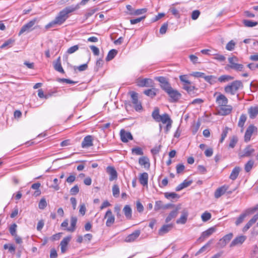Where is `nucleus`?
I'll return each mask as SVG.
<instances>
[{
  "instance_id": "1",
  "label": "nucleus",
  "mask_w": 258,
  "mask_h": 258,
  "mask_svg": "<svg viewBox=\"0 0 258 258\" xmlns=\"http://www.w3.org/2000/svg\"><path fill=\"white\" fill-rule=\"evenodd\" d=\"M79 9V5L75 7H68L61 11L55 17V19L46 26V28H50L54 25H60L64 23L69 18V14Z\"/></svg>"
},
{
  "instance_id": "2",
  "label": "nucleus",
  "mask_w": 258,
  "mask_h": 258,
  "mask_svg": "<svg viewBox=\"0 0 258 258\" xmlns=\"http://www.w3.org/2000/svg\"><path fill=\"white\" fill-rule=\"evenodd\" d=\"M243 87V85L242 82L236 80L225 86L224 91L226 94L234 95L239 90L242 89Z\"/></svg>"
},
{
  "instance_id": "3",
  "label": "nucleus",
  "mask_w": 258,
  "mask_h": 258,
  "mask_svg": "<svg viewBox=\"0 0 258 258\" xmlns=\"http://www.w3.org/2000/svg\"><path fill=\"white\" fill-rule=\"evenodd\" d=\"M214 96L216 97V102L218 105L219 107L228 104V100L224 94L219 92H215Z\"/></svg>"
},
{
  "instance_id": "4",
  "label": "nucleus",
  "mask_w": 258,
  "mask_h": 258,
  "mask_svg": "<svg viewBox=\"0 0 258 258\" xmlns=\"http://www.w3.org/2000/svg\"><path fill=\"white\" fill-rule=\"evenodd\" d=\"M37 19L34 18L23 26L19 33V35L20 36L25 32L28 33L31 31L33 30V27L37 22Z\"/></svg>"
},
{
  "instance_id": "5",
  "label": "nucleus",
  "mask_w": 258,
  "mask_h": 258,
  "mask_svg": "<svg viewBox=\"0 0 258 258\" xmlns=\"http://www.w3.org/2000/svg\"><path fill=\"white\" fill-rule=\"evenodd\" d=\"M257 128L253 124L249 125L247 128L244 135V141L248 142L250 141L251 137L253 134H256Z\"/></svg>"
},
{
  "instance_id": "6",
  "label": "nucleus",
  "mask_w": 258,
  "mask_h": 258,
  "mask_svg": "<svg viewBox=\"0 0 258 258\" xmlns=\"http://www.w3.org/2000/svg\"><path fill=\"white\" fill-rule=\"evenodd\" d=\"M155 80L160 82L161 88L166 92L170 90V89L172 88L167 79L164 77H156Z\"/></svg>"
},
{
  "instance_id": "7",
  "label": "nucleus",
  "mask_w": 258,
  "mask_h": 258,
  "mask_svg": "<svg viewBox=\"0 0 258 258\" xmlns=\"http://www.w3.org/2000/svg\"><path fill=\"white\" fill-rule=\"evenodd\" d=\"M228 61L230 63L229 67L237 71H241L243 68L242 64L236 63L237 58L236 57H232L228 58Z\"/></svg>"
},
{
  "instance_id": "8",
  "label": "nucleus",
  "mask_w": 258,
  "mask_h": 258,
  "mask_svg": "<svg viewBox=\"0 0 258 258\" xmlns=\"http://www.w3.org/2000/svg\"><path fill=\"white\" fill-rule=\"evenodd\" d=\"M104 219H106V225L110 227L115 221V217L111 210H108L104 216Z\"/></svg>"
},
{
  "instance_id": "9",
  "label": "nucleus",
  "mask_w": 258,
  "mask_h": 258,
  "mask_svg": "<svg viewBox=\"0 0 258 258\" xmlns=\"http://www.w3.org/2000/svg\"><path fill=\"white\" fill-rule=\"evenodd\" d=\"M255 150L250 146H247L241 152L239 153L240 158L250 157L254 152Z\"/></svg>"
},
{
  "instance_id": "10",
  "label": "nucleus",
  "mask_w": 258,
  "mask_h": 258,
  "mask_svg": "<svg viewBox=\"0 0 258 258\" xmlns=\"http://www.w3.org/2000/svg\"><path fill=\"white\" fill-rule=\"evenodd\" d=\"M141 234V231L137 230L134 232L127 235L124 239L125 242L130 243L134 242L139 237Z\"/></svg>"
},
{
  "instance_id": "11",
  "label": "nucleus",
  "mask_w": 258,
  "mask_h": 258,
  "mask_svg": "<svg viewBox=\"0 0 258 258\" xmlns=\"http://www.w3.org/2000/svg\"><path fill=\"white\" fill-rule=\"evenodd\" d=\"M246 239V236L245 235H239L236 237L230 244V247L241 245Z\"/></svg>"
},
{
  "instance_id": "12",
  "label": "nucleus",
  "mask_w": 258,
  "mask_h": 258,
  "mask_svg": "<svg viewBox=\"0 0 258 258\" xmlns=\"http://www.w3.org/2000/svg\"><path fill=\"white\" fill-rule=\"evenodd\" d=\"M120 139L122 142L127 143L129 140H132L133 137L130 132H126L122 129L120 131Z\"/></svg>"
},
{
  "instance_id": "13",
  "label": "nucleus",
  "mask_w": 258,
  "mask_h": 258,
  "mask_svg": "<svg viewBox=\"0 0 258 258\" xmlns=\"http://www.w3.org/2000/svg\"><path fill=\"white\" fill-rule=\"evenodd\" d=\"M131 98L132 102L135 105V108L136 110H140L142 107L141 103L138 101V94L133 92L131 93Z\"/></svg>"
},
{
  "instance_id": "14",
  "label": "nucleus",
  "mask_w": 258,
  "mask_h": 258,
  "mask_svg": "<svg viewBox=\"0 0 258 258\" xmlns=\"http://www.w3.org/2000/svg\"><path fill=\"white\" fill-rule=\"evenodd\" d=\"M229 189V186L227 185H224L218 188L214 193L215 198L218 199L222 195H223Z\"/></svg>"
},
{
  "instance_id": "15",
  "label": "nucleus",
  "mask_w": 258,
  "mask_h": 258,
  "mask_svg": "<svg viewBox=\"0 0 258 258\" xmlns=\"http://www.w3.org/2000/svg\"><path fill=\"white\" fill-rule=\"evenodd\" d=\"M71 238L72 237L71 236H68L64 237L61 241L60 246L61 253H63L67 251L68 244L70 242Z\"/></svg>"
},
{
  "instance_id": "16",
  "label": "nucleus",
  "mask_w": 258,
  "mask_h": 258,
  "mask_svg": "<svg viewBox=\"0 0 258 258\" xmlns=\"http://www.w3.org/2000/svg\"><path fill=\"white\" fill-rule=\"evenodd\" d=\"M258 220V213L254 215L252 218L250 219L245 224L242 229V231L245 232L247 231L251 226H252Z\"/></svg>"
},
{
  "instance_id": "17",
  "label": "nucleus",
  "mask_w": 258,
  "mask_h": 258,
  "mask_svg": "<svg viewBox=\"0 0 258 258\" xmlns=\"http://www.w3.org/2000/svg\"><path fill=\"white\" fill-rule=\"evenodd\" d=\"M258 220V213L254 215L252 218L250 219L245 224L242 229V231L245 232L247 231L251 226H252Z\"/></svg>"
},
{
  "instance_id": "18",
  "label": "nucleus",
  "mask_w": 258,
  "mask_h": 258,
  "mask_svg": "<svg viewBox=\"0 0 258 258\" xmlns=\"http://www.w3.org/2000/svg\"><path fill=\"white\" fill-rule=\"evenodd\" d=\"M166 93L170 96L172 101H177L181 96V94L177 90L172 89V88Z\"/></svg>"
},
{
  "instance_id": "19",
  "label": "nucleus",
  "mask_w": 258,
  "mask_h": 258,
  "mask_svg": "<svg viewBox=\"0 0 258 258\" xmlns=\"http://www.w3.org/2000/svg\"><path fill=\"white\" fill-rule=\"evenodd\" d=\"M153 84V80L151 79H143L138 81V85L140 87H152Z\"/></svg>"
},
{
  "instance_id": "20",
  "label": "nucleus",
  "mask_w": 258,
  "mask_h": 258,
  "mask_svg": "<svg viewBox=\"0 0 258 258\" xmlns=\"http://www.w3.org/2000/svg\"><path fill=\"white\" fill-rule=\"evenodd\" d=\"M181 209V206L180 205H177L175 209L173 210L172 211H171L170 214H169V215L167 217V218H166V220H165V222L166 223H168L169 222H170L172 219L175 218L178 213V211L179 210H180Z\"/></svg>"
},
{
  "instance_id": "21",
  "label": "nucleus",
  "mask_w": 258,
  "mask_h": 258,
  "mask_svg": "<svg viewBox=\"0 0 258 258\" xmlns=\"http://www.w3.org/2000/svg\"><path fill=\"white\" fill-rule=\"evenodd\" d=\"M188 213L186 209H184L181 213V215L179 219L176 220V223L178 224H184L187 220Z\"/></svg>"
},
{
  "instance_id": "22",
  "label": "nucleus",
  "mask_w": 258,
  "mask_h": 258,
  "mask_svg": "<svg viewBox=\"0 0 258 258\" xmlns=\"http://www.w3.org/2000/svg\"><path fill=\"white\" fill-rule=\"evenodd\" d=\"M219 113L222 115H226L229 114L232 110V107L229 105H225V106L219 107Z\"/></svg>"
},
{
  "instance_id": "23",
  "label": "nucleus",
  "mask_w": 258,
  "mask_h": 258,
  "mask_svg": "<svg viewBox=\"0 0 258 258\" xmlns=\"http://www.w3.org/2000/svg\"><path fill=\"white\" fill-rule=\"evenodd\" d=\"M93 145V138L91 136L88 135L85 137L82 143V147L83 148H88Z\"/></svg>"
},
{
  "instance_id": "24",
  "label": "nucleus",
  "mask_w": 258,
  "mask_h": 258,
  "mask_svg": "<svg viewBox=\"0 0 258 258\" xmlns=\"http://www.w3.org/2000/svg\"><path fill=\"white\" fill-rule=\"evenodd\" d=\"M107 172L109 175V180L112 181L117 178V172L114 167L112 166H108L106 169Z\"/></svg>"
},
{
  "instance_id": "25",
  "label": "nucleus",
  "mask_w": 258,
  "mask_h": 258,
  "mask_svg": "<svg viewBox=\"0 0 258 258\" xmlns=\"http://www.w3.org/2000/svg\"><path fill=\"white\" fill-rule=\"evenodd\" d=\"M247 112L250 118H255L258 114V106H251L248 109Z\"/></svg>"
},
{
  "instance_id": "26",
  "label": "nucleus",
  "mask_w": 258,
  "mask_h": 258,
  "mask_svg": "<svg viewBox=\"0 0 258 258\" xmlns=\"http://www.w3.org/2000/svg\"><path fill=\"white\" fill-rule=\"evenodd\" d=\"M215 231V228L214 227H211L209 228L208 230L204 231L202 233L200 237L199 238V240H201L203 241L206 238L209 237L211 235H212Z\"/></svg>"
},
{
  "instance_id": "27",
  "label": "nucleus",
  "mask_w": 258,
  "mask_h": 258,
  "mask_svg": "<svg viewBox=\"0 0 258 258\" xmlns=\"http://www.w3.org/2000/svg\"><path fill=\"white\" fill-rule=\"evenodd\" d=\"M173 228V225L172 224L164 225H163L158 231L159 235H163L164 234L168 232Z\"/></svg>"
},
{
  "instance_id": "28",
  "label": "nucleus",
  "mask_w": 258,
  "mask_h": 258,
  "mask_svg": "<svg viewBox=\"0 0 258 258\" xmlns=\"http://www.w3.org/2000/svg\"><path fill=\"white\" fill-rule=\"evenodd\" d=\"M139 181L140 183L143 185L146 186L148 184V174L146 172L141 173L139 176Z\"/></svg>"
},
{
  "instance_id": "29",
  "label": "nucleus",
  "mask_w": 258,
  "mask_h": 258,
  "mask_svg": "<svg viewBox=\"0 0 258 258\" xmlns=\"http://www.w3.org/2000/svg\"><path fill=\"white\" fill-rule=\"evenodd\" d=\"M139 163L141 166H144L145 168H149L150 167V162L148 158L145 156H143L139 158Z\"/></svg>"
},
{
  "instance_id": "30",
  "label": "nucleus",
  "mask_w": 258,
  "mask_h": 258,
  "mask_svg": "<svg viewBox=\"0 0 258 258\" xmlns=\"http://www.w3.org/2000/svg\"><path fill=\"white\" fill-rule=\"evenodd\" d=\"M77 222V218L76 217L72 216L71 218V227L67 228L66 230L68 231L73 232L76 230V224Z\"/></svg>"
},
{
  "instance_id": "31",
  "label": "nucleus",
  "mask_w": 258,
  "mask_h": 258,
  "mask_svg": "<svg viewBox=\"0 0 258 258\" xmlns=\"http://www.w3.org/2000/svg\"><path fill=\"white\" fill-rule=\"evenodd\" d=\"M123 213L127 219H131L132 217V210L131 207L126 205L123 209Z\"/></svg>"
},
{
  "instance_id": "32",
  "label": "nucleus",
  "mask_w": 258,
  "mask_h": 258,
  "mask_svg": "<svg viewBox=\"0 0 258 258\" xmlns=\"http://www.w3.org/2000/svg\"><path fill=\"white\" fill-rule=\"evenodd\" d=\"M54 68L58 72L62 74L64 73V71L61 64L60 57H58L56 61L54 63Z\"/></svg>"
},
{
  "instance_id": "33",
  "label": "nucleus",
  "mask_w": 258,
  "mask_h": 258,
  "mask_svg": "<svg viewBox=\"0 0 258 258\" xmlns=\"http://www.w3.org/2000/svg\"><path fill=\"white\" fill-rule=\"evenodd\" d=\"M240 171V168L239 167L236 166L234 168L229 176V178L232 180H235L238 177Z\"/></svg>"
},
{
  "instance_id": "34",
  "label": "nucleus",
  "mask_w": 258,
  "mask_h": 258,
  "mask_svg": "<svg viewBox=\"0 0 258 258\" xmlns=\"http://www.w3.org/2000/svg\"><path fill=\"white\" fill-rule=\"evenodd\" d=\"M183 88L186 90L189 94H194V90H195V87L192 85L191 83L190 82L189 84H183Z\"/></svg>"
},
{
  "instance_id": "35",
  "label": "nucleus",
  "mask_w": 258,
  "mask_h": 258,
  "mask_svg": "<svg viewBox=\"0 0 258 258\" xmlns=\"http://www.w3.org/2000/svg\"><path fill=\"white\" fill-rule=\"evenodd\" d=\"M246 119H247V116L244 114H241L240 116V118H239V119L238 121V126H239L241 128V132H243V126H244V123L246 120Z\"/></svg>"
},
{
  "instance_id": "36",
  "label": "nucleus",
  "mask_w": 258,
  "mask_h": 258,
  "mask_svg": "<svg viewBox=\"0 0 258 258\" xmlns=\"http://www.w3.org/2000/svg\"><path fill=\"white\" fill-rule=\"evenodd\" d=\"M159 122H162V123L167 124L168 122H172V120L168 114L164 113L162 115V117L159 119Z\"/></svg>"
},
{
  "instance_id": "37",
  "label": "nucleus",
  "mask_w": 258,
  "mask_h": 258,
  "mask_svg": "<svg viewBox=\"0 0 258 258\" xmlns=\"http://www.w3.org/2000/svg\"><path fill=\"white\" fill-rule=\"evenodd\" d=\"M152 116L157 122H159V119L162 117V115L159 114V109L158 107H155L152 113Z\"/></svg>"
},
{
  "instance_id": "38",
  "label": "nucleus",
  "mask_w": 258,
  "mask_h": 258,
  "mask_svg": "<svg viewBox=\"0 0 258 258\" xmlns=\"http://www.w3.org/2000/svg\"><path fill=\"white\" fill-rule=\"evenodd\" d=\"M234 79V77L230 76V75H222L220 76L218 80L221 83H225L230 81H231Z\"/></svg>"
},
{
  "instance_id": "39",
  "label": "nucleus",
  "mask_w": 258,
  "mask_h": 258,
  "mask_svg": "<svg viewBox=\"0 0 258 258\" xmlns=\"http://www.w3.org/2000/svg\"><path fill=\"white\" fill-rule=\"evenodd\" d=\"M117 51L115 49H111L110 50L107 54V57H106V61H109L112 59L117 54Z\"/></svg>"
},
{
  "instance_id": "40",
  "label": "nucleus",
  "mask_w": 258,
  "mask_h": 258,
  "mask_svg": "<svg viewBox=\"0 0 258 258\" xmlns=\"http://www.w3.org/2000/svg\"><path fill=\"white\" fill-rule=\"evenodd\" d=\"M243 23L245 26L247 27H253L257 25V22H253L249 20H244L243 21Z\"/></svg>"
},
{
  "instance_id": "41",
  "label": "nucleus",
  "mask_w": 258,
  "mask_h": 258,
  "mask_svg": "<svg viewBox=\"0 0 258 258\" xmlns=\"http://www.w3.org/2000/svg\"><path fill=\"white\" fill-rule=\"evenodd\" d=\"M204 79L207 82L210 83L211 84H213L216 82V77L214 76H206L205 75Z\"/></svg>"
},
{
  "instance_id": "42",
  "label": "nucleus",
  "mask_w": 258,
  "mask_h": 258,
  "mask_svg": "<svg viewBox=\"0 0 258 258\" xmlns=\"http://www.w3.org/2000/svg\"><path fill=\"white\" fill-rule=\"evenodd\" d=\"M254 164V161L252 160H249L245 165L244 169L246 172H248L252 169Z\"/></svg>"
},
{
  "instance_id": "43",
  "label": "nucleus",
  "mask_w": 258,
  "mask_h": 258,
  "mask_svg": "<svg viewBox=\"0 0 258 258\" xmlns=\"http://www.w3.org/2000/svg\"><path fill=\"white\" fill-rule=\"evenodd\" d=\"M212 215L209 212L206 211L202 215L201 218L203 222H205L211 218Z\"/></svg>"
},
{
  "instance_id": "44",
  "label": "nucleus",
  "mask_w": 258,
  "mask_h": 258,
  "mask_svg": "<svg viewBox=\"0 0 258 258\" xmlns=\"http://www.w3.org/2000/svg\"><path fill=\"white\" fill-rule=\"evenodd\" d=\"M155 90H156L154 88L148 89L144 91V93L147 96H150L151 97H153L156 94Z\"/></svg>"
},
{
  "instance_id": "45",
  "label": "nucleus",
  "mask_w": 258,
  "mask_h": 258,
  "mask_svg": "<svg viewBox=\"0 0 258 258\" xmlns=\"http://www.w3.org/2000/svg\"><path fill=\"white\" fill-rule=\"evenodd\" d=\"M132 152L133 154L136 155H143L144 153L141 148L135 147L132 149Z\"/></svg>"
},
{
  "instance_id": "46",
  "label": "nucleus",
  "mask_w": 258,
  "mask_h": 258,
  "mask_svg": "<svg viewBox=\"0 0 258 258\" xmlns=\"http://www.w3.org/2000/svg\"><path fill=\"white\" fill-rule=\"evenodd\" d=\"M112 195L115 198L119 197V188L117 184H114L112 187Z\"/></svg>"
},
{
  "instance_id": "47",
  "label": "nucleus",
  "mask_w": 258,
  "mask_h": 258,
  "mask_svg": "<svg viewBox=\"0 0 258 258\" xmlns=\"http://www.w3.org/2000/svg\"><path fill=\"white\" fill-rule=\"evenodd\" d=\"M238 142V138L236 136H233L230 141L229 147L231 148H233Z\"/></svg>"
},
{
  "instance_id": "48",
  "label": "nucleus",
  "mask_w": 258,
  "mask_h": 258,
  "mask_svg": "<svg viewBox=\"0 0 258 258\" xmlns=\"http://www.w3.org/2000/svg\"><path fill=\"white\" fill-rule=\"evenodd\" d=\"M235 46V43L233 40L229 41L226 46V49L229 51H232L234 49Z\"/></svg>"
},
{
  "instance_id": "49",
  "label": "nucleus",
  "mask_w": 258,
  "mask_h": 258,
  "mask_svg": "<svg viewBox=\"0 0 258 258\" xmlns=\"http://www.w3.org/2000/svg\"><path fill=\"white\" fill-rule=\"evenodd\" d=\"M165 197L167 199H172L179 198V196L177 194L174 193V192H166L165 194Z\"/></svg>"
},
{
  "instance_id": "50",
  "label": "nucleus",
  "mask_w": 258,
  "mask_h": 258,
  "mask_svg": "<svg viewBox=\"0 0 258 258\" xmlns=\"http://www.w3.org/2000/svg\"><path fill=\"white\" fill-rule=\"evenodd\" d=\"M246 217V216L243 213L241 214L236 219L235 221V225L238 226L243 222L244 218Z\"/></svg>"
},
{
  "instance_id": "51",
  "label": "nucleus",
  "mask_w": 258,
  "mask_h": 258,
  "mask_svg": "<svg viewBox=\"0 0 258 258\" xmlns=\"http://www.w3.org/2000/svg\"><path fill=\"white\" fill-rule=\"evenodd\" d=\"M79 47L78 45H74V46L70 47L67 50V53L68 54L73 53L75 52L76 51H77L79 49Z\"/></svg>"
},
{
  "instance_id": "52",
  "label": "nucleus",
  "mask_w": 258,
  "mask_h": 258,
  "mask_svg": "<svg viewBox=\"0 0 258 258\" xmlns=\"http://www.w3.org/2000/svg\"><path fill=\"white\" fill-rule=\"evenodd\" d=\"M229 130V128L228 127H226L223 131L222 133L221 134V138L220 140V143H222L225 138L227 136V135L228 134V131Z\"/></svg>"
},
{
  "instance_id": "53",
  "label": "nucleus",
  "mask_w": 258,
  "mask_h": 258,
  "mask_svg": "<svg viewBox=\"0 0 258 258\" xmlns=\"http://www.w3.org/2000/svg\"><path fill=\"white\" fill-rule=\"evenodd\" d=\"M16 228H17V225L15 223H14L12 224L11 227H10V232L12 236H15L17 235L16 234Z\"/></svg>"
},
{
  "instance_id": "54",
  "label": "nucleus",
  "mask_w": 258,
  "mask_h": 258,
  "mask_svg": "<svg viewBox=\"0 0 258 258\" xmlns=\"http://www.w3.org/2000/svg\"><path fill=\"white\" fill-rule=\"evenodd\" d=\"M79 192V188L77 185H75L70 189V194L72 195H76Z\"/></svg>"
},
{
  "instance_id": "55",
  "label": "nucleus",
  "mask_w": 258,
  "mask_h": 258,
  "mask_svg": "<svg viewBox=\"0 0 258 258\" xmlns=\"http://www.w3.org/2000/svg\"><path fill=\"white\" fill-rule=\"evenodd\" d=\"M211 243L212 240H210L207 244H206L199 249V250L197 252L196 255H198L204 252L206 248L209 246Z\"/></svg>"
},
{
  "instance_id": "56",
  "label": "nucleus",
  "mask_w": 258,
  "mask_h": 258,
  "mask_svg": "<svg viewBox=\"0 0 258 258\" xmlns=\"http://www.w3.org/2000/svg\"><path fill=\"white\" fill-rule=\"evenodd\" d=\"M147 11V9L146 8L138 9L135 10V12L134 13V15H140L146 13Z\"/></svg>"
},
{
  "instance_id": "57",
  "label": "nucleus",
  "mask_w": 258,
  "mask_h": 258,
  "mask_svg": "<svg viewBox=\"0 0 258 258\" xmlns=\"http://www.w3.org/2000/svg\"><path fill=\"white\" fill-rule=\"evenodd\" d=\"M190 76H192L193 77H196V78H204L205 77V74L204 73L199 72H193L190 75Z\"/></svg>"
},
{
  "instance_id": "58",
  "label": "nucleus",
  "mask_w": 258,
  "mask_h": 258,
  "mask_svg": "<svg viewBox=\"0 0 258 258\" xmlns=\"http://www.w3.org/2000/svg\"><path fill=\"white\" fill-rule=\"evenodd\" d=\"M145 18H146V16H144L138 18L137 19H131L130 20V23L131 24H133V25L136 24H137V23L140 22L142 20L144 19Z\"/></svg>"
},
{
  "instance_id": "59",
  "label": "nucleus",
  "mask_w": 258,
  "mask_h": 258,
  "mask_svg": "<svg viewBox=\"0 0 258 258\" xmlns=\"http://www.w3.org/2000/svg\"><path fill=\"white\" fill-rule=\"evenodd\" d=\"M47 206V203L44 199H42L40 201L38 205L39 208L44 209Z\"/></svg>"
},
{
  "instance_id": "60",
  "label": "nucleus",
  "mask_w": 258,
  "mask_h": 258,
  "mask_svg": "<svg viewBox=\"0 0 258 258\" xmlns=\"http://www.w3.org/2000/svg\"><path fill=\"white\" fill-rule=\"evenodd\" d=\"M233 237V234L232 233H230L226 235H225L222 239L227 244L230 240L232 239Z\"/></svg>"
},
{
  "instance_id": "61",
  "label": "nucleus",
  "mask_w": 258,
  "mask_h": 258,
  "mask_svg": "<svg viewBox=\"0 0 258 258\" xmlns=\"http://www.w3.org/2000/svg\"><path fill=\"white\" fill-rule=\"evenodd\" d=\"M163 203L161 201H158L156 202L154 209L155 211H158L160 209H162Z\"/></svg>"
},
{
  "instance_id": "62",
  "label": "nucleus",
  "mask_w": 258,
  "mask_h": 258,
  "mask_svg": "<svg viewBox=\"0 0 258 258\" xmlns=\"http://www.w3.org/2000/svg\"><path fill=\"white\" fill-rule=\"evenodd\" d=\"M185 167L182 164H177L176 167V172L178 174L181 173L184 170Z\"/></svg>"
},
{
  "instance_id": "63",
  "label": "nucleus",
  "mask_w": 258,
  "mask_h": 258,
  "mask_svg": "<svg viewBox=\"0 0 258 258\" xmlns=\"http://www.w3.org/2000/svg\"><path fill=\"white\" fill-rule=\"evenodd\" d=\"M168 28V24L167 23H164L160 29V33L161 34H164L166 33Z\"/></svg>"
},
{
  "instance_id": "64",
  "label": "nucleus",
  "mask_w": 258,
  "mask_h": 258,
  "mask_svg": "<svg viewBox=\"0 0 258 258\" xmlns=\"http://www.w3.org/2000/svg\"><path fill=\"white\" fill-rule=\"evenodd\" d=\"M200 15V12L199 10H195L192 12L191 18L192 20H195L198 18Z\"/></svg>"
}]
</instances>
